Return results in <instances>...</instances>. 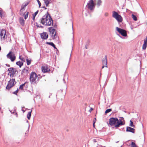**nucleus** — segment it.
I'll return each mask as SVG.
<instances>
[{
  "label": "nucleus",
  "instance_id": "nucleus-15",
  "mask_svg": "<svg viewBox=\"0 0 147 147\" xmlns=\"http://www.w3.org/2000/svg\"><path fill=\"white\" fill-rule=\"evenodd\" d=\"M28 69L25 68L22 70L21 74L23 75L24 77H25L28 75Z\"/></svg>",
  "mask_w": 147,
  "mask_h": 147
},
{
  "label": "nucleus",
  "instance_id": "nucleus-2",
  "mask_svg": "<svg viewBox=\"0 0 147 147\" xmlns=\"http://www.w3.org/2000/svg\"><path fill=\"white\" fill-rule=\"evenodd\" d=\"M40 77L38 76L37 74L34 72H32L30 74V81L31 84L36 85L38 82Z\"/></svg>",
  "mask_w": 147,
  "mask_h": 147
},
{
  "label": "nucleus",
  "instance_id": "nucleus-17",
  "mask_svg": "<svg viewBox=\"0 0 147 147\" xmlns=\"http://www.w3.org/2000/svg\"><path fill=\"white\" fill-rule=\"evenodd\" d=\"M29 3L27 2L24 5L23 4L20 10V12L22 13V12L25 10V7L28 5Z\"/></svg>",
  "mask_w": 147,
  "mask_h": 147
},
{
  "label": "nucleus",
  "instance_id": "nucleus-52",
  "mask_svg": "<svg viewBox=\"0 0 147 147\" xmlns=\"http://www.w3.org/2000/svg\"><path fill=\"white\" fill-rule=\"evenodd\" d=\"M35 18V17H33V20L34 21V20Z\"/></svg>",
  "mask_w": 147,
  "mask_h": 147
},
{
  "label": "nucleus",
  "instance_id": "nucleus-27",
  "mask_svg": "<svg viewBox=\"0 0 147 147\" xmlns=\"http://www.w3.org/2000/svg\"><path fill=\"white\" fill-rule=\"evenodd\" d=\"M26 13L25 15V14H23L24 16V18L26 19H27V18H28L29 12H26Z\"/></svg>",
  "mask_w": 147,
  "mask_h": 147
},
{
  "label": "nucleus",
  "instance_id": "nucleus-22",
  "mask_svg": "<svg viewBox=\"0 0 147 147\" xmlns=\"http://www.w3.org/2000/svg\"><path fill=\"white\" fill-rule=\"evenodd\" d=\"M23 62L22 61H17L16 62V64L19 66V67L20 68L23 65Z\"/></svg>",
  "mask_w": 147,
  "mask_h": 147
},
{
  "label": "nucleus",
  "instance_id": "nucleus-43",
  "mask_svg": "<svg viewBox=\"0 0 147 147\" xmlns=\"http://www.w3.org/2000/svg\"><path fill=\"white\" fill-rule=\"evenodd\" d=\"M27 82H25L24 84H22L21 85L23 86L24 87V86H25V84L27 83Z\"/></svg>",
  "mask_w": 147,
  "mask_h": 147
},
{
  "label": "nucleus",
  "instance_id": "nucleus-4",
  "mask_svg": "<svg viewBox=\"0 0 147 147\" xmlns=\"http://www.w3.org/2000/svg\"><path fill=\"white\" fill-rule=\"evenodd\" d=\"M16 82L15 80V79L12 78L10 79L8 82L7 84L6 87L7 89L9 90L13 86L16 84Z\"/></svg>",
  "mask_w": 147,
  "mask_h": 147
},
{
  "label": "nucleus",
  "instance_id": "nucleus-26",
  "mask_svg": "<svg viewBox=\"0 0 147 147\" xmlns=\"http://www.w3.org/2000/svg\"><path fill=\"white\" fill-rule=\"evenodd\" d=\"M132 18L135 21H137V18L136 16L134 14L132 15Z\"/></svg>",
  "mask_w": 147,
  "mask_h": 147
},
{
  "label": "nucleus",
  "instance_id": "nucleus-30",
  "mask_svg": "<svg viewBox=\"0 0 147 147\" xmlns=\"http://www.w3.org/2000/svg\"><path fill=\"white\" fill-rule=\"evenodd\" d=\"M31 59L29 60L28 59H26V62L27 65H30V64L31 63Z\"/></svg>",
  "mask_w": 147,
  "mask_h": 147
},
{
  "label": "nucleus",
  "instance_id": "nucleus-20",
  "mask_svg": "<svg viewBox=\"0 0 147 147\" xmlns=\"http://www.w3.org/2000/svg\"><path fill=\"white\" fill-rule=\"evenodd\" d=\"M19 22L21 25L22 26H24V25L25 21L24 19L22 17L20 18Z\"/></svg>",
  "mask_w": 147,
  "mask_h": 147
},
{
  "label": "nucleus",
  "instance_id": "nucleus-58",
  "mask_svg": "<svg viewBox=\"0 0 147 147\" xmlns=\"http://www.w3.org/2000/svg\"><path fill=\"white\" fill-rule=\"evenodd\" d=\"M23 108V107H22V110H23V109H22Z\"/></svg>",
  "mask_w": 147,
  "mask_h": 147
},
{
  "label": "nucleus",
  "instance_id": "nucleus-6",
  "mask_svg": "<svg viewBox=\"0 0 147 147\" xmlns=\"http://www.w3.org/2000/svg\"><path fill=\"white\" fill-rule=\"evenodd\" d=\"M49 15H50L49 13L47 11V13L40 19V23L43 25L45 24L46 22L49 19Z\"/></svg>",
  "mask_w": 147,
  "mask_h": 147
},
{
  "label": "nucleus",
  "instance_id": "nucleus-5",
  "mask_svg": "<svg viewBox=\"0 0 147 147\" xmlns=\"http://www.w3.org/2000/svg\"><path fill=\"white\" fill-rule=\"evenodd\" d=\"M95 4L93 0H90L88 1L86 7L90 11H93L95 7Z\"/></svg>",
  "mask_w": 147,
  "mask_h": 147
},
{
  "label": "nucleus",
  "instance_id": "nucleus-57",
  "mask_svg": "<svg viewBox=\"0 0 147 147\" xmlns=\"http://www.w3.org/2000/svg\"><path fill=\"white\" fill-rule=\"evenodd\" d=\"M73 38H74V35H73Z\"/></svg>",
  "mask_w": 147,
  "mask_h": 147
},
{
  "label": "nucleus",
  "instance_id": "nucleus-28",
  "mask_svg": "<svg viewBox=\"0 0 147 147\" xmlns=\"http://www.w3.org/2000/svg\"><path fill=\"white\" fill-rule=\"evenodd\" d=\"M111 111H112V109H107L105 111V114H106L109 113V112H111Z\"/></svg>",
  "mask_w": 147,
  "mask_h": 147
},
{
  "label": "nucleus",
  "instance_id": "nucleus-24",
  "mask_svg": "<svg viewBox=\"0 0 147 147\" xmlns=\"http://www.w3.org/2000/svg\"><path fill=\"white\" fill-rule=\"evenodd\" d=\"M32 110H31V111L29 112H28L27 114V117L28 120H30V117L31 115V113L32 112Z\"/></svg>",
  "mask_w": 147,
  "mask_h": 147
},
{
  "label": "nucleus",
  "instance_id": "nucleus-38",
  "mask_svg": "<svg viewBox=\"0 0 147 147\" xmlns=\"http://www.w3.org/2000/svg\"><path fill=\"white\" fill-rule=\"evenodd\" d=\"M96 120V118H95L94 119V120H93V126L94 127V124L95 123V121Z\"/></svg>",
  "mask_w": 147,
  "mask_h": 147
},
{
  "label": "nucleus",
  "instance_id": "nucleus-3",
  "mask_svg": "<svg viewBox=\"0 0 147 147\" xmlns=\"http://www.w3.org/2000/svg\"><path fill=\"white\" fill-rule=\"evenodd\" d=\"M113 17L115 18L119 23L123 21V18L121 16L119 15L117 12L115 11L112 12Z\"/></svg>",
  "mask_w": 147,
  "mask_h": 147
},
{
  "label": "nucleus",
  "instance_id": "nucleus-61",
  "mask_svg": "<svg viewBox=\"0 0 147 147\" xmlns=\"http://www.w3.org/2000/svg\"><path fill=\"white\" fill-rule=\"evenodd\" d=\"M119 142V141H118V142H116V143H118V142Z\"/></svg>",
  "mask_w": 147,
  "mask_h": 147
},
{
  "label": "nucleus",
  "instance_id": "nucleus-37",
  "mask_svg": "<svg viewBox=\"0 0 147 147\" xmlns=\"http://www.w3.org/2000/svg\"><path fill=\"white\" fill-rule=\"evenodd\" d=\"M19 89L21 90H23V86L22 85H20V86Z\"/></svg>",
  "mask_w": 147,
  "mask_h": 147
},
{
  "label": "nucleus",
  "instance_id": "nucleus-46",
  "mask_svg": "<svg viewBox=\"0 0 147 147\" xmlns=\"http://www.w3.org/2000/svg\"><path fill=\"white\" fill-rule=\"evenodd\" d=\"M93 142H96V139H93Z\"/></svg>",
  "mask_w": 147,
  "mask_h": 147
},
{
  "label": "nucleus",
  "instance_id": "nucleus-25",
  "mask_svg": "<svg viewBox=\"0 0 147 147\" xmlns=\"http://www.w3.org/2000/svg\"><path fill=\"white\" fill-rule=\"evenodd\" d=\"M131 147H138L135 144V143L132 142H131Z\"/></svg>",
  "mask_w": 147,
  "mask_h": 147
},
{
  "label": "nucleus",
  "instance_id": "nucleus-59",
  "mask_svg": "<svg viewBox=\"0 0 147 147\" xmlns=\"http://www.w3.org/2000/svg\"><path fill=\"white\" fill-rule=\"evenodd\" d=\"M10 41H11V39H10Z\"/></svg>",
  "mask_w": 147,
  "mask_h": 147
},
{
  "label": "nucleus",
  "instance_id": "nucleus-12",
  "mask_svg": "<svg viewBox=\"0 0 147 147\" xmlns=\"http://www.w3.org/2000/svg\"><path fill=\"white\" fill-rule=\"evenodd\" d=\"M6 33V30L5 29H3L1 30L0 36L1 37V39H3V40L5 39Z\"/></svg>",
  "mask_w": 147,
  "mask_h": 147
},
{
  "label": "nucleus",
  "instance_id": "nucleus-33",
  "mask_svg": "<svg viewBox=\"0 0 147 147\" xmlns=\"http://www.w3.org/2000/svg\"><path fill=\"white\" fill-rule=\"evenodd\" d=\"M2 15V9L0 8V17H1Z\"/></svg>",
  "mask_w": 147,
  "mask_h": 147
},
{
  "label": "nucleus",
  "instance_id": "nucleus-13",
  "mask_svg": "<svg viewBox=\"0 0 147 147\" xmlns=\"http://www.w3.org/2000/svg\"><path fill=\"white\" fill-rule=\"evenodd\" d=\"M102 64L103 66L102 68H103L104 67H107V56L106 55L105 56L104 58H103L102 60Z\"/></svg>",
  "mask_w": 147,
  "mask_h": 147
},
{
  "label": "nucleus",
  "instance_id": "nucleus-45",
  "mask_svg": "<svg viewBox=\"0 0 147 147\" xmlns=\"http://www.w3.org/2000/svg\"><path fill=\"white\" fill-rule=\"evenodd\" d=\"M54 28H56L57 26V25L56 24H55L54 25L52 26Z\"/></svg>",
  "mask_w": 147,
  "mask_h": 147
},
{
  "label": "nucleus",
  "instance_id": "nucleus-9",
  "mask_svg": "<svg viewBox=\"0 0 147 147\" xmlns=\"http://www.w3.org/2000/svg\"><path fill=\"white\" fill-rule=\"evenodd\" d=\"M6 56L7 58L10 59L12 62H13L16 59L15 54L11 51L9 52L7 55Z\"/></svg>",
  "mask_w": 147,
  "mask_h": 147
},
{
  "label": "nucleus",
  "instance_id": "nucleus-1",
  "mask_svg": "<svg viewBox=\"0 0 147 147\" xmlns=\"http://www.w3.org/2000/svg\"><path fill=\"white\" fill-rule=\"evenodd\" d=\"M109 124L111 126L114 125L115 128L117 129L120 126L124 125L125 122L123 123L116 117H111L109 119Z\"/></svg>",
  "mask_w": 147,
  "mask_h": 147
},
{
  "label": "nucleus",
  "instance_id": "nucleus-40",
  "mask_svg": "<svg viewBox=\"0 0 147 147\" xmlns=\"http://www.w3.org/2000/svg\"><path fill=\"white\" fill-rule=\"evenodd\" d=\"M36 26H37V27H39V28H43V27L41 25H36Z\"/></svg>",
  "mask_w": 147,
  "mask_h": 147
},
{
  "label": "nucleus",
  "instance_id": "nucleus-21",
  "mask_svg": "<svg viewBox=\"0 0 147 147\" xmlns=\"http://www.w3.org/2000/svg\"><path fill=\"white\" fill-rule=\"evenodd\" d=\"M102 1L101 0H97L96 3V6L97 7H100L102 5Z\"/></svg>",
  "mask_w": 147,
  "mask_h": 147
},
{
  "label": "nucleus",
  "instance_id": "nucleus-54",
  "mask_svg": "<svg viewBox=\"0 0 147 147\" xmlns=\"http://www.w3.org/2000/svg\"><path fill=\"white\" fill-rule=\"evenodd\" d=\"M26 122L27 123H28V120H27L26 121Z\"/></svg>",
  "mask_w": 147,
  "mask_h": 147
},
{
  "label": "nucleus",
  "instance_id": "nucleus-36",
  "mask_svg": "<svg viewBox=\"0 0 147 147\" xmlns=\"http://www.w3.org/2000/svg\"><path fill=\"white\" fill-rule=\"evenodd\" d=\"M120 119L119 120H121L122 121L123 123L124 122V118L123 117H120Z\"/></svg>",
  "mask_w": 147,
  "mask_h": 147
},
{
  "label": "nucleus",
  "instance_id": "nucleus-47",
  "mask_svg": "<svg viewBox=\"0 0 147 147\" xmlns=\"http://www.w3.org/2000/svg\"><path fill=\"white\" fill-rule=\"evenodd\" d=\"M6 65L8 67H10V65L9 64H6Z\"/></svg>",
  "mask_w": 147,
  "mask_h": 147
},
{
  "label": "nucleus",
  "instance_id": "nucleus-31",
  "mask_svg": "<svg viewBox=\"0 0 147 147\" xmlns=\"http://www.w3.org/2000/svg\"><path fill=\"white\" fill-rule=\"evenodd\" d=\"M21 56H20L19 57V59H20L23 62L25 61V59L21 57Z\"/></svg>",
  "mask_w": 147,
  "mask_h": 147
},
{
  "label": "nucleus",
  "instance_id": "nucleus-14",
  "mask_svg": "<svg viewBox=\"0 0 147 147\" xmlns=\"http://www.w3.org/2000/svg\"><path fill=\"white\" fill-rule=\"evenodd\" d=\"M41 69L42 71L44 73L49 72L50 71V69L48 68L47 66H42L41 67Z\"/></svg>",
  "mask_w": 147,
  "mask_h": 147
},
{
  "label": "nucleus",
  "instance_id": "nucleus-60",
  "mask_svg": "<svg viewBox=\"0 0 147 147\" xmlns=\"http://www.w3.org/2000/svg\"><path fill=\"white\" fill-rule=\"evenodd\" d=\"M146 25H147V22H146Z\"/></svg>",
  "mask_w": 147,
  "mask_h": 147
},
{
  "label": "nucleus",
  "instance_id": "nucleus-16",
  "mask_svg": "<svg viewBox=\"0 0 147 147\" xmlns=\"http://www.w3.org/2000/svg\"><path fill=\"white\" fill-rule=\"evenodd\" d=\"M41 38L43 39H47L48 37V35L47 34L46 32H43L40 34Z\"/></svg>",
  "mask_w": 147,
  "mask_h": 147
},
{
  "label": "nucleus",
  "instance_id": "nucleus-41",
  "mask_svg": "<svg viewBox=\"0 0 147 147\" xmlns=\"http://www.w3.org/2000/svg\"><path fill=\"white\" fill-rule=\"evenodd\" d=\"M45 2V3H47V2L49 3V1L48 0H43Z\"/></svg>",
  "mask_w": 147,
  "mask_h": 147
},
{
  "label": "nucleus",
  "instance_id": "nucleus-7",
  "mask_svg": "<svg viewBox=\"0 0 147 147\" xmlns=\"http://www.w3.org/2000/svg\"><path fill=\"white\" fill-rule=\"evenodd\" d=\"M48 29L52 39H55L57 37L55 30L51 27L49 28Z\"/></svg>",
  "mask_w": 147,
  "mask_h": 147
},
{
  "label": "nucleus",
  "instance_id": "nucleus-11",
  "mask_svg": "<svg viewBox=\"0 0 147 147\" xmlns=\"http://www.w3.org/2000/svg\"><path fill=\"white\" fill-rule=\"evenodd\" d=\"M53 20L51 18V15H49V19L46 22L45 24L44 25L47 26H51V25L53 26Z\"/></svg>",
  "mask_w": 147,
  "mask_h": 147
},
{
  "label": "nucleus",
  "instance_id": "nucleus-32",
  "mask_svg": "<svg viewBox=\"0 0 147 147\" xmlns=\"http://www.w3.org/2000/svg\"><path fill=\"white\" fill-rule=\"evenodd\" d=\"M18 92V88L15 91L13 92V94L16 95H17V94Z\"/></svg>",
  "mask_w": 147,
  "mask_h": 147
},
{
  "label": "nucleus",
  "instance_id": "nucleus-18",
  "mask_svg": "<svg viewBox=\"0 0 147 147\" xmlns=\"http://www.w3.org/2000/svg\"><path fill=\"white\" fill-rule=\"evenodd\" d=\"M126 131L131 132L134 133H135V129L129 127H127Z\"/></svg>",
  "mask_w": 147,
  "mask_h": 147
},
{
  "label": "nucleus",
  "instance_id": "nucleus-19",
  "mask_svg": "<svg viewBox=\"0 0 147 147\" xmlns=\"http://www.w3.org/2000/svg\"><path fill=\"white\" fill-rule=\"evenodd\" d=\"M147 36L146 38L144 40V43L143 45L142 49L143 50H145L147 47Z\"/></svg>",
  "mask_w": 147,
  "mask_h": 147
},
{
  "label": "nucleus",
  "instance_id": "nucleus-56",
  "mask_svg": "<svg viewBox=\"0 0 147 147\" xmlns=\"http://www.w3.org/2000/svg\"><path fill=\"white\" fill-rule=\"evenodd\" d=\"M72 28H73V24H72Z\"/></svg>",
  "mask_w": 147,
  "mask_h": 147
},
{
  "label": "nucleus",
  "instance_id": "nucleus-53",
  "mask_svg": "<svg viewBox=\"0 0 147 147\" xmlns=\"http://www.w3.org/2000/svg\"><path fill=\"white\" fill-rule=\"evenodd\" d=\"M22 111L23 112H25V111L24 110H22Z\"/></svg>",
  "mask_w": 147,
  "mask_h": 147
},
{
  "label": "nucleus",
  "instance_id": "nucleus-8",
  "mask_svg": "<svg viewBox=\"0 0 147 147\" xmlns=\"http://www.w3.org/2000/svg\"><path fill=\"white\" fill-rule=\"evenodd\" d=\"M8 71H9L8 75H10L11 77H13L15 76L16 72L18 73V71L15 68L13 67H10L8 69Z\"/></svg>",
  "mask_w": 147,
  "mask_h": 147
},
{
  "label": "nucleus",
  "instance_id": "nucleus-34",
  "mask_svg": "<svg viewBox=\"0 0 147 147\" xmlns=\"http://www.w3.org/2000/svg\"><path fill=\"white\" fill-rule=\"evenodd\" d=\"M38 11L37 10L36 11V12L34 13V14H33V17H35L37 15V14H38Z\"/></svg>",
  "mask_w": 147,
  "mask_h": 147
},
{
  "label": "nucleus",
  "instance_id": "nucleus-51",
  "mask_svg": "<svg viewBox=\"0 0 147 147\" xmlns=\"http://www.w3.org/2000/svg\"><path fill=\"white\" fill-rule=\"evenodd\" d=\"M15 115H16V117H17V116H18V114H17V113H15Z\"/></svg>",
  "mask_w": 147,
  "mask_h": 147
},
{
  "label": "nucleus",
  "instance_id": "nucleus-44",
  "mask_svg": "<svg viewBox=\"0 0 147 147\" xmlns=\"http://www.w3.org/2000/svg\"><path fill=\"white\" fill-rule=\"evenodd\" d=\"M47 7L48 6L49 4V2H47V3H45Z\"/></svg>",
  "mask_w": 147,
  "mask_h": 147
},
{
  "label": "nucleus",
  "instance_id": "nucleus-39",
  "mask_svg": "<svg viewBox=\"0 0 147 147\" xmlns=\"http://www.w3.org/2000/svg\"><path fill=\"white\" fill-rule=\"evenodd\" d=\"M109 15V14L108 13H105V16H106V17H107Z\"/></svg>",
  "mask_w": 147,
  "mask_h": 147
},
{
  "label": "nucleus",
  "instance_id": "nucleus-55",
  "mask_svg": "<svg viewBox=\"0 0 147 147\" xmlns=\"http://www.w3.org/2000/svg\"><path fill=\"white\" fill-rule=\"evenodd\" d=\"M27 133H27L26 132V133H25V136H26V134Z\"/></svg>",
  "mask_w": 147,
  "mask_h": 147
},
{
  "label": "nucleus",
  "instance_id": "nucleus-62",
  "mask_svg": "<svg viewBox=\"0 0 147 147\" xmlns=\"http://www.w3.org/2000/svg\"><path fill=\"white\" fill-rule=\"evenodd\" d=\"M38 76H40L39 75H38Z\"/></svg>",
  "mask_w": 147,
  "mask_h": 147
},
{
  "label": "nucleus",
  "instance_id": "nucleus-49",
  "mask_svg": "<svg viewBox=\"0 0 147 147\" xmlns=\"http://www.w3.org/2000/svg\"><path fill=\"white\" fill-rule=\"evenodd\" d=\"M29 127H30V125H29V126H28V130H27V131L26 132H27V131L28 132L29 131Z\"/></svg>",
  "mask_w": 147,
  "mask_h": 147
},
{
  "label": "nucleus",
  "instance_id": "nucleus-23",
  "mask_svg": "<svg viewBox=\"0 0 147 147\" xmlns=\"http://www.w3.org/2000/svg\"><path fill=\"white\" fill-rule=\"evenodd\" d=\"M46 44L47 45H51L52 47H53L55 49H57V48H56L55 45H54V44L53 42H46Z\"/></svg>",
  "mask_w": 147,
  "mask_h": 147
},
{
  "label": "nucleus",
  "instance_id": "nucleus-35",
  "mask_svg": "<svg viewBox=\"0 0 147 147\" xmlns=\"http://www.w3.org/2000/svg\"><path fill=\"white\" fill-rule=\"evenodd\" d=\"M37 0L38 3L39 5V7H40L41 5V3H40V2L39 1V0Z\"/></svg>",
  "mask_w": 147,
  "mask_h": 147
},
{
  "label": "nucleus",
  "instance_id": "nucleus-42",
  "mask_svg": "<svg viewBox=\"0 0 147 147\" xmlns=\"http://www.w3.org/2000/svg\"><path fill=\"white\" fill-rule=\"evenodd\" d=\"M93 109L92 108H91L89 110V112H91V111L93 110Z\"/></svg>",
  "mask_w": 147,
  "mask_h": 147
},
{
  "label": "nucleus",
  "instance_id": "nucleus-29",
  "mask_svg": "<svg viewBox=\"0 0 147 147\" xmlns=\"http://www.w3.org/2000/svg\"><path fill=\"white\" fill-rule=\"evenodd\" d=\"M130 124L129 125L131 127H133L134 128H135V126L133 124V122L131 121V120H130Z\"/></svg>",
  "mask_w": 147,
  "mask_h": 147
},
{
  "label": "nucleus",
  "instance_id": "nucleus-48",
  "mask_svg": "<svg viewBox=\"0 0 147 147\" xmlns=\"http://www.w3.org/2000/svg\"><path fill=\"white\" fill-rule=\"evenodd\" d=\"M85 48L86 49H88V46L87 45H86L85 46Z\"/></svg>",
  "mask_w": 147,
  "mask_h": 147
},
{
  "label": "nucleus",
  "instance_id": "nucleus-50",
  "mask_svg": "<svg viewBox=\"0 0 147 147\" xmlns=\"http://www.w3.org/2000/svg\"><path fill=\"white\" fill-rule=\"evenodd\" d=\"M42 8H44L45 9H46L47 8L45 7V6H43L42 7Z\"/></svg>",
  "mask_w": 147,
  "mask_h": 147
},
{
  "label": "nucleus",
  "instance_id": "nucleus-10",
  "mask_svg": "<svg viewBox=\"0 0 147 147\" xmlns=\"http://www.w3.org/2000/svg\"><path fill=\"white\" fill-rule=\"evenodd\" d=\"M116 29L123 36L126 37L127 36V32L125 30L118 27H116Z\"/></svg>",
  "mask_w": 147,
  "mask_h": 147
}]
</instances>
